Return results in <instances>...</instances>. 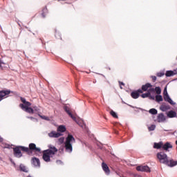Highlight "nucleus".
<instances>
[{"mask_svg":"<svg viewBox=\"0 0 177 177\" xmlns=\"http://www.w3.org/2000/svg\"><path fill=\"white\" fill-rule=\"evenodd\" d=\"M4 149H10V145L9 144H6Z\"/></svg>","mask_w":177,"mask_h":177,"instance_id":"43","label":"nucleus"},{"mask_svg":"<svg viewBox=\"0 0 177 177\" xmlns=\"http://www.w3.org/2000/svg\"><path fill=\"white\" fill-rule=\"evenodd\" d=\"M2 64H6V63L3 62V61L0 59V68H2Z\"/></svg>","mask_w":177,"mask_h":177,"instance_id":"41","label":"nucleus"},{"mask_svg":"<svg viewBox=\"0 0 177 177\" xmlns=\"http://www.w3.org/2000/svg\"><path fill=\"white\" fill-rule=\"evenodd\" d=\"M131 96L133 99H138V97H139V93H138V91H133L131 93Z\"/></svg>","mask_w":177,"mask_h":177,"instance_id":"23","label":"nucleus"},{"mask_svg":"<svg viewBox=\"0 0 177 177\" xmlns=\"http://www.w3.org/2000/svg\"><path fill=\"white\" fill-rule=\"evenodd\" d=\"M157 158L161 164H166L168 160V156L165 152H159L157 153Z\"/></svg>","mask_w":177,"mask_h":177,"instance_id":"4","label":"nucleus"},{"mask_svg":"<svg viewBox=\"0 0 177 177\" xmlns=\"http://www.w3.org/2000/svg\"><path fill=\"white\" fill-rule=\"evenodd\" d=\"M167 71L165 73L166 77H174V75H176V71Z\"/></svg>","mask_w":177,"mask_h":177,"instance_id":"20","label":"nucleus"},{"mask_svg":"<svg viewBox=\"0 0 177 177\" xmlns=\"http://www.w3.org/2000/svg\"><path fill=\"white\" fill-rule=\"evenodd\" d=\"M66 131H67V129L64 125H60L57 128V132L59 133H63L64 132H66Z\"/></svg>","mask_w":177,"mask_h":177,"instance_id":"16","label":"nucleus"},{"mask_svg":"<svg viewBox=\"0 0 177 177\" xmlns=\"http://www.w3.org/2000/svg\"><path fill=\"white\" fill-rule=\"evenodd\" d=\"M109 70H111V68H109Z\"/></svg>","mask_w":177,"mask_h":177,"instance_id":"53","label":"nucleus"},{"mask_svg":"<svg viewBox=\"0 0 177 177\" xmlns=\"http://www.w3.org/2000/svg\"><path fill=\"white\" fill-rule=\"evenodd\" d=\"M56 162H57V164H58V165H62V164H63V162H62V160H56Z\"/></svg>","mask_w":177,"mask_h":177,"instance_id":"44","label":"nucleus"},{"mask_svg":"<svg viewBox=\"0 0 177 177\" xmlns=\"http://www.w3.org/2000/svg\"><path fill=\"white\" fill-rule=\"evenodd\" d=\"M110 114L112 115V117H113V118H118V115H117V113H115L114 111H111Z\"/></svg>","mask_w":177,"mask_h":177,"instance_id":"30","label":"nucleus"},{"mask_svg":"<svg viewBox=\"0 0 177 177\" xmlns=\"http://www.w3.org/2000/svg\"><path fill=\"white\" fill-rule=\"evenodd\" d=\"M129 106L131 107V109H139V110H142V108H138V107L133 106L132 105H129Z\"/></svg>","mask_w":177,"mask_h":177,"instance_id":"46","label":"nucleus"},{"mask_svg":"<svg viewBox=\"0 0 177 177\" xmlns=\"http://www.w3.org/2000/svg\"><path fill=\"white\" fill-rule=\"evenodd\" d=\"M155 92H156L157 95H161V88L160 86H156L155 88Z\"/></svg>","mask_w":177,"mask_h":177,"instance_id":"29","label":"nucleus"},{"mask_svg":"<svg viewBox=\"0 0 177 177\" xmlns=\"http://www.w3.org/2000/svg\"><path fill=\"white\" fill-rule=\"evenodd\" d=\"M165 132H169V131L171 130H167V129H164Z\"/></svg>","mask_w":177,"mask_h":177,"instance_id":"49","label":"nucleus"},{"mask_svg":"<svg viewBox=\"0 0 177 177\" xmlns=\"http://www.w3.org/2000/svg\"><path fill=\"white\" fill-rule=\"evenodd\" d=\"M59 145H63L64 143V137H61L58 139Z\"/></svg>","mask_w":177,"mask_h":177,"instance_id":"32","label":"nucleus"},{"mask_svg":"<svg viewBox=\"0 0 177 177\" xmlns=\"http://www.w3.org/2000/svg\"><path fill=\"white\" fill-rule=\"evenodd\" d=\"M19 169L22 172H26V173L28 172V170L27 169V167H26V166H24V165H23V164H21L19 165Z\"/></svg>","mask_w":177,"mask_h":177,"instance_id":"24","label":"nucleus"},{"mask_svg":"<svg viewBox=\"0 0 177 177\" xmlns=\"http://www.w3.org/2000/svg\"><path fill=\"white\" fill-rule=\"evenodd\" d=\"M165 115H164V113H159L157 116V121L158 122H164L165 121Z\"/></svg>","mask_w":177,"mask_h":177,"instance_id":"15","label":"nucleus"},{"mask_svg":"<svg viewBox=\"0 0 177 177\" xmlns=\"http://www.w3.org/2000/svg\"><path fill=\"white\" fill-rule=\"evenodd\" d=\"M165 73L163 72H158L156 75L157 77H162L164 76Z\"/></svg>","mask_w":177,"mask_h":177,"instance_id":"36","label":"nucleus"},{"mask_svg":"<svg viewBox=\"0 0 177 177\" xmlns=\"http://www.w3.org/2000/svg\"><path fill=\"white\" fill-rule=\"evenodd\" d=\"M156 99V102H157L158 103H160V102H162L163 99H162V95L158 94L156 95L155 97Z\"/></svg>","mask_w":177,"mask_h":177,"instance_id":"22","label":"nucleus"},{"mask_svg":"<svg viewBox=\"0 0 177 177\" xmlns=\"http://www.w3.org/2000/svg\"><path fill=\"white\" fill-rule=\"evenodd\" d=\"M13 151L14 156L17 158H21V157H23L21 151H25L26 153H28V154H30V149L27 147L17 146L13 149Z\"/></svg>","mask_w":177,"mask_h":177,"instance_id":"3","label":"nucleus"},{"mask_svg":"<svg viewBox=\"0 0 177 177\" xmlns=\"http://www.w3.org/2000/svg\"><path fill=\"white\" fill-rule=\"evenodd\" d=\"M19 107L26 111V113H29V114H34V109L31 107H28L23 104H20Z\"/></svg>","mask_w":177,"mask_h":177,"instance_id":"9","label":"nucleus"},{"mask_svg":"<svg viewBox=\"0 0 177 177\" xmlns=\"http://www.w3.org/2000/svg\"><path fill=\"white\" fill-rule=\"evenodd\" d=\"M31 162L34 167L36 168H39L41 167V161L39 160V158L33 157L31 159Z\"/></svg>","mask_w":177,"mask_h":177,"instance_id":"10","label":"nucleus"},{"mask_svg":"<svg viewBox=\"0 0 177 177\" xmlns=\"http://www.w3.org/2000/svg\"><path fill=\"white\" fill-rule=\"evenodd\" d=\"M151 86H153V85H151L150 83H146L145 84L142 86L141 89L144 92H146L149 91V88H151Z\"/></svg>","mask_w":177,"mask_h":177,"instance_id":"17","label":"nucleus"},{"mask_svg":"<svg viewBox=\"0 0 177 177\" xmlns=\"http://www.w3.org/2000/svg\"><path fill=\"white\" fill-rule=\"evenodd\" d=\"M136 169L140 172H150V167L148 166H138Z\"/></svg>","mask_w":177,"mask_h":177,"instance_id":"12","label":"nucleus"},{"mask_svg":"<svg viewBox=\"0 0 177 177\" xmlns=\"http://www.w3.org/2000/svg\"><path fill=\"white\" fill-rule=\"evenodd\" d=\"M171 135H175V133H171Z\"/></svg>","mask_w":177,"mask_h":177,"instance_id":"51","label":"nucleus"},{"mask_svg":"<svg viewBox=\"0 0 177 177\" xmlns=\"http://www.w3.org/2000/svg\"><path fill=\"white\" fill-rule=\"evenodd\" d=\"M151 78H152V81L153 82H156V81H157V77L156 76H151Z\"/></svg>","mask_w":177,"mask_h":177,"instance_id":"40","label":"nucleus"},{"mask_svg":"<svg viewBox=\"0 0 177 177\" xmlns=\"http://www.w3.org/2000/svg\"><path fill=\"white\" fill-rule=\"evenodd\" d=\"M102 168L104 172H105L106 175H110V169L109 168V166H107V164L104 163V162L102 163Z\"/></svg>","mask_w":177,"mask_h":177,"instance_id":"14","label":"nucleus"},{"mask_svg":"<svg viewBox=\"0 0 177 177\" xmlns=\"http://www.w3.org/2000/svg\"><path fill=\"white\" fill-rule=\"evenodd\" d=\"M29 149V154L31 153V151H37V153H41V148L37 147V145L34 143L29 144V147H28Z\"/></svg>","mask_w":177,"mask_h":177,"instance_id":"8","label":"nucleus"},{"mask_svg":"<svg viewBox=\"0 0 177 177\" xmlns=\"http://www.w3.org/2000/svg\"><path fill=\"white\" fill-rule=\"evenodd\" d=\"M147 92H149V93H154L156 92V88L150 87Z\"/></svg>","mask_w":177,"mask_h":177,"instance_id":"34","label":"nucleus"},{"mask_svg":"<svg viewBox=\"0 0 177 177\" xmlns=\"http://www.w3.org/2000/svg\"><path fill=\"white\" fill-rule=\"evenodd\" d=\"M160 110H161V111H167L171 110V106L168 104H162L160 107Z\"/></svg>","mask_w":177,"mask_h":177,"instance_id":"18","label":"nucleus"},{"mask_svg":"<svg viewBox=\"0 0 177 177\" xmlns=\"http://www.w3.org/2000/svg\"><path fill=\"white\" fill-rule=\"evenodd\" d=\"M20 99H21V102H22V103H24H24H26L27 102V100H26V98H24L23 97H21Z\"/></svg>","mask_w":177,"mask_h":177,"instance_id":"39","label":"nucleus"},{"mask_svg":"<svg viewBox=\"0 0 177 177\" xmlns=\"http://www.w3.org/2000/svg\"><path fill=\"white\" fill-rule=\"evenodd\" d=\"M135 111H136V109H135Z\"/></svg>","mask_w":177,"mask_h":177,"instance_id":"54","label":"nucleus"},{"mask_svg":"<svg viewBox=\"0 0 177 177\" xmlns=\"http://www.w3.org/2000/svg\"><path fill=\"white\" fill-rule=\"evenodd\" d=\"M73 143H75V138L71 134H68L64 142V147L67 153L73 152Z\"/></svg>","mask_w":177,"mask_h":177,"instance_id":"2","label":"nucleus"},{"mask_svg":"<svg viewBox=\"0 0 177 177\" xmlns=\"http://www.w3.org/2000/svg\"><path fill=\"white\" fill-rule=\"evenodd\" d=\"M48 149L43 151L42 158L46 162H50V157H53L57 153V148L55 146L50 145H48Z\"/></svg>","mask_w":177,"mask_h":177,"instance_id":"1","label":"nucleus"},{"mask_svg":"<svg viewBox=\"0 0 177 177\" xmlns=\"http://www.w3.org/2000/svg\"><path fill=\"white\" fill-rule=\"evenodd\" d=\"M165 165H167V167H169L170 168H173V167H176L177 160H174V159H171V160L167 159V163L165 164Z\"/></svg>","mask_w":177,"mask_h":177,"instance_id":"13","label":"nucleus"},{"mask_svg":"<svg viewBox=\"0 0 177 177\" xmlns=\"http://www.w3.org/2000/svg\"><path fill=\"white\" fill-rule=\"evenodd\" d=\"M120 89H122V86H120Z\"/></svg>","mask_w":177,"mask_h":177,"instance_id":"52","label":"nucleus"},{"mask_svg":"<svg viewBox=\"0 0 177 177\" xmlns=\"http://www.w3.org/2000/svg\"><path fill=\"white\" fill-rule=\"evenodd\" d=\"M24 106H26V107H30V106H31V103L26 101V103L24 104Z\"/></svg>","mask_w":177,"mask_h":177,"instance_id":"37","label":"nucleus"},{"mask_svg":"<svg viewBox=\"0 0 177 177\" xmlns=\"http://www.w3.org/2000/svg\"><path fill=\"white\" fill-rule=\"evenodd\" d=\"M64 110L69 115V117H71V118H72V120H73V121L77 122V124H80L78 122V121H77V118H75V116H74V115H73V113L70 111V104H67L64 105Z\"/></svg>","mask_w":177,"mask_h":177,"instance_id":"6","label":"nucleus"},{"mask_svg":"<svg viewBox=\"0 0 177 177\" xmlns=\"http://www.w3.org/2000/svg\"><path fill=\"white\" fill-rule=\"evenodd\" d=\"M2 142H3V138H2V137L0 136V143H2Z\"/></svg>","mask_w":177,"mask_h":177,"instance_id":"48","label":"nucleus"},{"mask_svg":"<svg viewBox=\"0 0 177 177\" xmlns=\"http://www.w3.org/2000/svg\"><path fill=\"white\" fill-rule=\"evenodd\" d=\"M48 136H49V138H60V136H63V133H58V131L57 132L55 131H52L51 132L48 133Z\"/></svg>","mask_w":177,"mask_h":177,"instance_id":"11","label":"nucleus"},{"mask_svg":"<svg viewBox=\"0 0 177 177\" xmlns=\"http://www.w3.org/2000/svg\"><path fill=\"white\" fill-rule=\"evenodd\" d=\"M160 147H162V142H155L153 144V149H160Z\"/></svg>","mask_w":177,"mask_h":177,"instance_id":"25","label":"nucleus"},{"mask_svg":"<svg viewBox=\"0 0 177 177\" xmlns=\"http://www.w3.org/2000/svg\"><path fill=\"white\" fill-rule=\"evenodd\" d=\"M10 93H13V91L10 90L0 91V102L5 99V96H8V95H10Z\"/></svg>","mask_w":177,"mask_h":177,"instance_id":"7","label":"nucleus"},{"mask_svg":"<svg viewBox=\"0 0 177 177\" xmlns=\"http://www.w3.org/2000/svg\"><path fill=\"white\" fill-rule=\"evenodd\" d=\"M163 95H164L163 99L165 102H167L168 103H169L172 106H175V104H176V103L173 102L171 97H169V95H168V91H167V86L165 87V88H164Z\"/></svg>","mask_w":177,"mask_h":177,"instance_id":"5","label":"nucleus"},{"mask_svg":"<svg viewBox=\"0 0 177 177\" xmlns=\"http://www.w3.org/2000/svg\"><path fill=\"white\" fill-rule=\"evenodd\" d=\"M136 92H138V93H143V90H142V88L138 89V91H136Z\"/></svg>","mask_w":177,"mask_h":177,"instance_id":"45","label":"nucleus"},{"mask_svg":"<svg viewBox=\"0 0 177 177\" xmlns=\"http://www.w3.org/2000/svg\"><path fill=\"white\" fill-rule=\"evenodd\" d=\"M149 131H154L156 129V125L151 124L150 127H148Z\"/></svg>","mask_w":177,"mask_h":177,"instance_id":"33","label":"nucleus"},{"mask_svg":"<svg viewBox=\"0 0 177 177\" xmlns=\"http://www.w3.org/2000/svg\"><path fill=\"white\" fill-rule=\"evenodd\" d=\"M57 34H59V33H57V32L55 31V37H57Z\"/></svg>","mask_w":177,"mask_h":177,"instance_id":"50","label":"nucleus"},{"mask_svg":"<svg viewBox=\"0 0 177 177\" xmlns=\"http://www.w3.org/2000/svg\"><path fill=\"white\" fill-rule=\"evenodd\" d=\"M151 100H156V97L154 95H151V93H149V95L148 97Z\"/></svg>","mask_w":177,"mask_h":177,"instance_id":"35","label":"nucleus"},{"mask_svg":"<svg viewBox=\"0 0 177 177\" xmlns=\"http://www.w3.org/2000/svg\"><path fill=\"white\" fill-rule=\"evenodd\" d=\"M167 116L168 118H175L176 117V112L175 111H169L167 113Z\"/></svg>","mask_w":177,"mask_h":177,"instance_id":"19","label":"nucleus"},{"mask_svg":"<svg viewBox=\"0 0 177 177\" xmlns=\"http://www.w3.org/2000/svg\"><path fill=\"white\" fill-rule=\"evenodd\" d=\"M149 112L150 113V114H152V115H156V114H157V113H158V111L156 109H151L149 111Z\"/></svg>","mask_w":177,"mask_h":177,"instance_id":"27","label":"nucleus"},{"mask_svg":"<svg viewBox=\"0 0 177 177\" xmlns=\"http://www.w3.org/2000/svg\"><path fill=\"white\" fill-rule=\"evenodd\" d=\"M33 110H35V111H39V109L37 108V106H33Z\"/></svg>","mask_w":177,"mask_h":177,"instance_id":"42","label":"nucleus"},{"mask_svg":"<svg viewBox=\"0 0 177 177\" xmlns=\"http://www.w3.org/2000/svg\"><path fill=\"white\" fill-rule=\"evenodd\" d=\"M46 13H48V8L45 7L44 8H43L41 13V16L44 19H45Z\"/></svg>","mask_w":177,"mask_h":177,"instance_id":"26","label":"nucleus"},{"mask_svg":"<svg viewBox=\"0 0 177 177\" xmlns=\"http://www.w3.org/2000/svg\"><path fill=\"white\" fill-rule=\"evenodd\" d=\"M149 95H150L149 92H147V93H142L141 95V97H142L143 99H145V97H149Z\"/></svg>","mask_w":177,"mask_h":177,"instance_id":"31","label":"nucleus"},{"mask_svg":"<svg viewBox=\"0 0 177 177\" xmlns=\"http://www.w3.org/2000/svg\"><path fill=\"white\" fill-rule=\"evenodd\" d=\"M168 149H172V145H171L170 142H167L166 143H165V145H163L162 149L167 151Z\"/></svg>","mask_w":177,"mask_h":177,"instance_id":"21","label":"nucleus"},{"mask_svg":"<svg viewBox=\"0 0 177 177\" xmlns=\"http://www.w3.org/2000/svg\"><path fill=\"white\" fill-rule=\"evenodd\" d=\"M119 85H120V86L123 85L124 86V85H125V84H124V82H119Z\"/></svg>","mask_w":177,"mask_h":177,"instance_id":"47","label":"nucleus"},{"mask_svg":"<svg viewBox=\"0 0 177 177\" xmlns=\"http://www.w3.org/2000/svg\"><path fill=\"white\" fill-rule=\"evenodd\" d=\"M27 118H29L30 120H32V121H35L36 122H38V119L32 117H27Z\"/></svg>","mask_w":177,"mask_h":177,"instance_id":"38","label":"nucleus"},{"mask_svg":"<svg viewBox=\"0 0 177 177\" xmlns=\"http://www.w3.org/2000/svg\"><path fill=\"white\" fill-rule=\"evenodd\" d=\"M38 115L39 117H40V118H41V120H45L46 121H50V119L48 116L41 115V114H39Z\"/></svg>","mask_w":177,"mask_h":177,"instance_id":"28","label":"nucleus"}]
</instances>
